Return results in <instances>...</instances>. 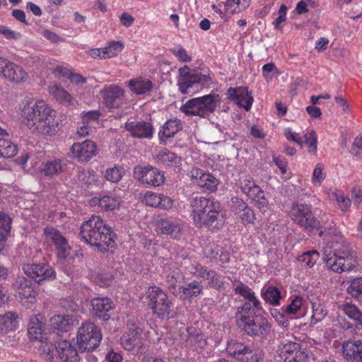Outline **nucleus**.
I'll list each match as a JSON object with an SVG mask.
<instances>
[{
    "mask_svg": "<svg viewBox=\"0 0 362 362\" xmlns=\"http://www.w3.org/2000/svg\"><path fill=\"white\" fill-rule=\"evenodd\" d=\"M288 8L286 5L281 4L278 11V17L273 22L274 28H277L279 25L286 20V13Z\"/></svg>",
    "mask_w": 362,
    "mask_h": 362,
    "instance_id": "nucleus-62",
    "label": "nucleus"
},
{
    "mask_svg": "<svg viewBox=\"0 0 362 362\" xmlns=\"http://www.w3.org/2000/svg\"><path fill=\"white\" fill-rule=\"evenodd\" d=\"M71 157L80 162L90 160L97 153V146L90 140H86L81 143H74L70 149Z\"/></svg>",
    "mask_w": 362,
    "mask_h": 362,
    "instance_id": "nucleus-19",
    "label": "nucleus"
},
{
    "mask_svg": "<svg viewBox=\"0 0 362 362\" xmlns=\"http://www.w3.org/2000/svg\"><path fill=\"white\" fill-rule=\"evenodd\" d=\"M288 216L294 223L305 230H319V236L327 244L322 259L329 269L341 273L356 267V255L332 221L320 226V221L315 216L312 206L298 202L291 204Z\"/></svg>",
    "mask_w": 362,
    "mask_h": 362,
    "instance_id": "nucleus-1",
    "label": "nucleus"
},
{
    "mask_svg": "<svg viewBox=\"0 0 362 362\" xmlns=\"http://www.w3.org/2000/svg\"><path fill=\"white\" fill-rule=\"evenodd\" d=\"M13 286L21 298H34L35 296L33 284L23 276H18Z\"/></svg>",
    "mask_w": 362,
    "mask_h": 362,
    "instance_id": "nucleus-30",
    "label": "nucleus"
},
{
    "mask_svg": "<svg viewBox=\"0 0 362 362\" xmlns=\"http://www.w3.org/2000/svg\"><path fill=\"white\" fill-rule=\"evenodd\" d=\"M146 299L152 313L158 318L168 320L175 316L173 302L170 300L168 295L158 286H153L148 288Z\"/></svg>",
    "mask_w": 362,
    "mask_h": 362,
    "instance_id": "nucleus-6",
    "label": "nucleus"
},
{
    "mask_svg": "<svg viewBox=\"0 0 362 362\" xmlns=\"http://www.w3.org/2000/svg\"><path fill=\"white\" fill-rule=\"evenodd\" d=\"M236 185L243 194L255 202L257 209L260 211H266L269 206V201L265 196V192L255 183L251 176L240 177Z\"/></svg>",
    "mask_w": 362,
    "mask_h": 362,
    "instance_id": "nucleus-11",
    "label": "nucleus"
},
{
    "mask_svg": "<svg viewBox=\"0 0 362 362\" xmlns=\"http://www.w3.org/2000/svg\"><path fill=\"white\" fill-rule=\"evenodd\" d=\"M170 52L180 62H189L192 60L191 57L188 54L186 49H185L181 45H178L170 49Z\"/></svg>",
    "mask_w": 362,
    "mask_h": 362,
    "instance_id": "nucleus-56",
    "label": "nucleus"
},
{
    "mask_svg": "<svg viewBox=\"0 0 362 362\" xmlns=\"http://www.w3.org/2000/svg\"><path fill=\"white\" fill-rule=\"evenodd\" d=\"M288 304L282 308V310L288 315H300L303 303L305 301L300 296H291L288 299Z\"/></svg>",
    "mask_w": 362,
    "mask_h": 362,
    "instance_id": "nucleus-35",
    "label": "nucleus"
},
{
    "mask_svg": "<svg viewBox=\"0 0 362 362\" xmlns=\"http://www.w3.org/2000/svg\"><path fill=\"white\" fill-rule=\"evenodd\" d=\"M269 313L279 326L284 328L289 326V320L283 310L281 311L277 308H270Z\"/></svg>",
    "mask_w": 362,
    "mask_h": 362,
    "instance_id": "nucleus-46",
    "label": "nucleus"
},
{
    "mask_svg": "<svg viewBox=\"0 0 362 362\" xmlns=\"http://www.w3.org/2000/svg\"><path fill=\"white\" fill-rule=\"evenodd\" d=\"M101 339L99 328L93 322L83 323L78 328L76 340L81 351H93L99 346Z\"/></svg>",
    "mask_w": 362,
    "mask_h": 362,
    "instance_id": "nucleus-10",
    "label": "nucleus"
},
{
    "mask_svg": "<svg viewBox=\"0 0 362 362\" xmlns=\"http://www.w3.org/2000/svg\"><path fill=\"white\" fill-rule=\"evenodd\" d=\"M45 234L49 238V239L54 244L55 247L62 242L66 240L65 238L61 234V233L53 228H47L45 230Z\"/></svg>",
    "mask_w": 362,
    "mask_h": 362,
    "instance_id": "nucleus-52",
    "label": "nucleus"
},
{
    "mask_svg": "<svg viewBox=\"0 0 362 362\" xmlns=\"http://www.w3.org/2000/svg\"><path fill=\"white\" fill-rule=\"evenodd\" d=\"M227 95L230 100L234 101L238 106L243 107L246 111H249L251 109L253 98L248 93L247 87L229 88L227 90Z\"/></svg>",
    "mask_w": 362,
    "mask_h": 362,
    "instance_id": "nucleus-20",
    "label": "nucleus"
},
{
    "mask_svg": "<svg viewBox=\"0 0 362 362\" xmlns=\"http://www.w3.org/2000/svg\"><path fill=\"white\" fill-rule=\"evenodd\" d=\"M303 144L307 146L308 153L315 155L317 150V136L314 130L308 131L304 135Z\"/></svg>",
    "mask_w": 362,
    "mask_h": 362,
    "instance_id": "nucleus-44",
    "label": "nucleus"
},
{
    "mask_svg": "<svg viewBox=\"0 0 362 362\" xmlns=\"http://www.w3.org/2000/svg\"><path fill=\"white\" fill-rule=\"evenodd\" d=\"M326 315L327 312L320 308V306L313 308V314L311 317V324L316 325L317 322L322 321Z\"/></svg>",
    "mask_w": 362,
    "mask_h": 362,
    "instance_id": "nucleus-63",
    "label": "nucleus"
},
{
    "mask_svg": "<svg viewBox=\"0 0 362 362\" xmlns=\"http://www.w3.org/2000/svg\"><path fill=\"white\" fill-rule=\"evenodd\" d=\"M261 296L265 303L273 306L281 305V300L284 298L281 290L274 286H269L266 288H262Z\"/></svg>",
    "mask_w": 362,
    "mask_h": 362,
    "instance_id": "nucleus-32",
    "label": "nucleus"
},
{
    "mask_svg": "<svg viewBox=\"0 0 362 362\" xmlns=\"http://www.w3.org/2000/svg\"><path fill=\"white\" fill-rule=\"evenodd\" d=\"M284 134L287 140L296 142L300 147H303V139L299 134L293 132L291 128H286Z\"/></svg>",
    "mask_w": 362,
    "mask_h": 362,
    "instance_id": "nucleus-59",
    "label": "nucleus"
},
{
    "mask_svg": "<svg viewBox=\"0 0 362 362\" xmlns=\"http://www.w3.org/2000/svg\"><path fill=\"white\" fill-rule=\"evenodd\" d=\"M187 331L188 335L185 341V346L197 352L204 349L207 342L202 333L194 329H187Z\"/></svg>",
    "mask_w": 362,
    "mask_h": 362,
    "instance_id": "nucleus-28",
    "label": "nucleus"
},
{
    "mask_svg": "<svg viewBox=\"0 0 362 362\" xmlns=\"http://www.w3.org/2000/svg\"><path fill=\"white\" fill-rule=\"evenodd\" d=\"M108 47L99 49H91L89 50V54L93 58L107 59L111 57L109 49L113 46V41L108 42Z\"/></svg>",
    "mask_w": 362,
    "mask_h": 362,
    "instance_id": "nucleus-51",
    "label": "nucleus"
},
{
    "mask_svg": "<svg viewBox=\"0 0 362 362\" xmlns=\"http://www.w3.org/2000/svg\"><path fill=\"white\" fill-rule=\"evenodd\" d=\"M241 358L243 362H259L264 358V352L259 349H251L247 346Z\"/></svg>",
    "mask_w": 362,
    "mask_h": 362,
    "instance_id": "nucleus-40",
    "label": "nucleus"
},
{
    "mask_svg": "<svg viewBox=\"0 0 362 362\" xmlns=\"http://www.w3.org/2000/svg\"><path fill=\"white\" fill-rule=\"evenodd\" d=\"M18 316L15 313H8L0 316V330L8 332L16 329Z\"/></svg>",
    "mask_w": 362,
    "mask_h": 362,
    "instance_id": "nucleus-36",
    "label": "nucleus"
},
{
    "mask_svg": "<svg viewBox=\"0 0 362 362\" xmlns=\"http://www.w3.org/2000/svg\"><path fill=\"white\" fill-rule=\"evenodd\" d=\"M134 177L148 186L159 187L165 180L164 173L150 165H138L134 168Z\"/></svg>",
    "mask_w": 362,
    "mask_h": 362,
    "instance_id": "nucleus-15",
    "label": "nucleus"
},
{
    "mask_svg": "<svg viewBox=\"0 0 362 362\" xmlns=\"http://www.w3.org/2000/svg\"><path fill=\"white\" fill-rule=\"evenodd\" d=\"M47 338H45V341L43 339L40 341L41 342V345L40 346V350L42 354L46 356L49 360H51L54 357V352H57V345H55L49 341H47Z\"/></svg>",
    "mask_w": 362,
    "mask_h": 362,
    "instance_id": "nucleus-49",
    "label": "nucleus"
},
{
    "mask_svg": "<svg viewBox=\"0 0 362 362\" xmlns=\"http://www.w3.org/2000/svg\"><path fill=\"white\" fill-rule=\"evenodd\" d=\"M230 207L232 209V211L237 214L239 211H240L242 209L245 208V206L247 205V204L241 198H239L238 197H233L230 199Z\"/></svg>",
    "mask_w": 362,
    "mask_h": 362,
    "instance_id": "nucleus-61",
    "label": "nucleus"
},
{
    "mask_svg": "<svg viewBox=\"0 0 362 362\" xmlns=\"http://www.w3.org/2000/svg\"><path fill=\"white\" fill-rule=\"evenodd\" d=\"M235 294L242 296L245 301L237 308L235 313H241L245 308L250 310H257V311H263V307L261 301L256 296L255 291H252L247 284L240 282L234 288Z\"/></svg>",
    "mask_w": 362,
    "mask_h": 362,
    "instance_id": "nucleus-16",
    "label": "nucleus"
},
{
    "mask_svg": "<svg viewBox=\"0 0 362 362\" xmlns=\"http://www.w3.org/2000/svg\"><path fill=\"white\" fill-rule=\"evenodd\" d=\"M128 84L130 90L136 95L146 94L153 88L152 81L141 76L132 78Z\"/></svg>",
    "mask_w": 362,
    "mask_h": 362,
    "instance_id": "nucleus-31",
    "label": "nucleus"
},
{
    "mask_svg": "<svg viewBox=\"0 0 362 362\" xmlns=\"http://www.w3.org/2000/svg\"><path fill=\"white\" fill-rule=\"evenodd\" d=\"M161 194L153 192H146L144 197V202L148 206L158 207L160 204Z\"/></svg>",
    "mask_w": 362,
    "mask_h": 362,
    "instance_id": "nucleus-58",
    "label": "nucleus"
},
{
    "mask_svg": "<svg viewBox=\"0 0 362 362\" xmlns=\"http://www.w3.org/2000/svg\"><path fill=\"white\" fill-rule=\"evenodd\" d=\"M169 289L175 296L182 300H190L199 296L203 290V286L197 281H192L176 289L175 285H170Z\"/></svg>",
    "mask_w": 362,
    "mask_h": 362,
    "instance_id": "nucleus-21",
    "label": "nucleus"
},
{
    "mask_svg": "<svg viewBox=\"0 0 362 362\" xmlns=\"http://www.w3.org/2000/svg\"><path fill=\"white\" fill-rule=\"evenodd\" d=\"M190 209L193 223L199 228L214 227L221 216V204L214 198L196 197L190 202Z\"/></svg>",
    "mask_w": 362,
    "mask_h": 362,
    "instance_id": "nucleus-3",
    "label": "nucleus"
},
{
    "mask_svg": "<svg viewBox=\"0 0 362 362\" xmlns=\"http://www.w3.org/2000/svg\"><path fill=\"white\" fill-rule=\"evenodd\" d=\"M18 152V146L10 140L0 138V157L10 158Z\"/></svg>",
    "mask_w": 362,
    "mask_h": 362,
    "instance_id": "nucleus-38",
    "label": "nucleus"
},
{
    "mask_svg": "<svg viewBox=\"0 0 362 362\" xmlns=\"http://www.w3.org/2000/svg\"><path fill=\"white\" fill-rule=\"evenodd\" d=\"M11 218L10 216L3 212H0V235H4L8 236L11 231Z\"/></svg>",
    "mask_w": 362,
    "mask_h": 362,
    "instance_id": "nucleus-48",
    "label": "nucleus"
},
{
    "mask_svg": "<svg viewBox=\"0 0 362 362\" xmlns=\"http://www.w3.org/2000/svg\"><path fill=\"white\" fill-rule=\"evenodd\" d=\"M182 129L180 120L170 119L166 121L158 134L160 144H167Z\"/></svg>",
    "mask_w": 362,
    "mask_h": 362,
    "instance_id": "nucleus-25",
    "label": "nucleus"
},
{
    "mask_svg": "<svg viewBox=\"0 0 362 362\" xmlns=\"http://www.w3.org/2000/svg\"><path fill=\"white\" fill-rule=\"evenodd\" d=\"M156 232L159 235L170 237L173 239L180 240L182 236L186 223L178 218H161L156 221Z\"/></svg>",
    "mask_w": 362,
    "mask_h": 362,
    "instance_id": "nucleus-13",
    "label": "nucleus"
},
{
    "mask_svg": "<svg viewBox=\"0 0 362 362\" xmlns=\"http://www.w3.org/2000/svg\"><path fill=\"white\" fill-rule=\"evenodd\" d=\"M251 0H227L225 3V10L230 13H237L246 9Z\"/></svg>",
    "mask_w": 362,
    "mask_h": 362,
    "instance_id": "nucleus-39",
    "label": "nucleus"
},
{
    "mask_svg": "<svg viewBox=\"0 0 362 362\" xmlns=\"http://www.w3.org/2000/svg\"><path fill=\"white\" fill-rule=\"evenodd\" d=\"M53 94L56 99L61 103L70 104L71 102V96L64 88L55 86Z\"/></svg>",
    "mask_w": 362,
    "mask_h": 362,
    "instance_id": "nucleus-54",
    "label": "nucleus"
},
{
    "mask_svg": "<svg viewBox=\"0 0 362 362\" xmlns=\"http://www.w3.org/2000/svg\"><path fill=\"white\" fill-rule=\"evenodd\" d=\"M42 323L37 316L30 318L28 325V333L33 339L42 341L44 339Z\"/></svg>",
    "mask_w": 362,
    "mask_h": 362,
    "instance_id": "nucleus-34",
    "label": "nucleus"
},
{
    "mask_svg": "<svg viewBox=\"0 0 362 362\" xmlns=\"http://www.w3.org/2000/svg\"><path fill=\"white\" fill-rule=\"evenodd\" d=\"M0 34L9 40H17L21 37L20 33H16L4 25H0Z\"/></svg>",
    "mask_w": 362,
    "mask_h": 362,
    "instance_id": "nucleus-64",
    "label": "nucleus"
},
{
    "mask_svg": "<svg viewBox=\"0 0 362 362\" xmlns=\"http://www.w3.org/2000/svg\"><path fill=\"white\" fill-rule=\"evenodd\" d=\"M351 153L359 159H362V137H356L351 148Z\"/></svg>",
    "mask_w": 362,
    "mask_h": 362,
    "instance_id": "nucleus-60",
    "label": "nucleus"
},
{
    "mask_svg": "<svg viewBox=\"0 0 362 362\" xmlns=\"http://www.w3.org/2000/svg\"><path fill=\"white\" fill-rule=\"evenodd\" d=\"M247 345L236 340H230L227 344L226 351L235 359L240 361Z\"/></svg>",
    "mask_w": 362,
    "mask_h": 362,
    "instance_id": "nucleus-37",
    "label": "nucleus"
},
{
    "mask_svg": "<svg viewBox=\"0 0 362 362\" xmlns=\"http://www.w3.org/2000/svg\"><path fill=\"white\" fill-rule=\"evenodd\" d=\"M0 75L15 83H23L28 77L27 72L21 66L3 57H0Z\"/></svg>",
    "mask_w": 362,
    "mask_h": 362,
    "instance_id": "nucleus-17",
    "label": "nucleus"
},
{
    "mask_svg": "<svg viewBox=\"0 0 362 362\" xmlns=\"http://www.w3.org/2000/svg\"><path fill=\"white\" fill-rule=\"evenodd\" d=\"M100 115L101 113L99 110L84 111L81 113L82 122L83 124L88 125L93 122H96Z\"/></svg>",
    "mask_w": 362,
    "mask_h": 362,
    "instance_id": "nucleus-57",
    "label": "nucleus"
},
{
    "mask_svg": "<svg viewBox=\"0 0 362 362\" xmlns=\"http://www.w3.org/2000/svg\"><path fill=\"white\" fill-rule=\"evenodd\" d=\"M101 95L103 98V104L109 109L113 108V85H110L107 88L101 90Z\"/></svg>",
    "mask_w": 362,
    "mask_h": 362,
    "instance_id": "nucleus-55",
    "label": "nucleus"
},
{
    "mask_svg": "<svg viewBox=\"0 0 362 362\" xmlns=\"http://www.w3.org/2000/svg\"><path fill=\"white\" fill-rule=\"evenodd\" d=\"M341 352L349 362H362V341L347 340L343 342Z\"/></svg>",
    "mask_w": 362,
    "mask_h": 362,
    "instance_id": "nucleus-24",
    "label": "nucleus"
},
{
    "mask_svg": "<svg viewBox=\"0 0 362 362\" xmlns=\"http://www.w3.org/2000/svg\"><path fill=\"white\" fill-rule=\"evenodd\" d=\"M42 172L47 177H52L64 170L66 164L59 158H53L42 163Z\"/></svg>",
    "mask_w": 362,
    "mask_h": 362,
    "instance_id": "nucleus-33",
    "label": "nucleus"
},
{
    "mask_svg": "<svg viewBox=\"0 0 362 362\" xmlns=\"http://www.w3.org/2000/svg\"><path fill=\"white\" fill-rule=\"evenodd\" d=\"M192 177L194 183L205 191L213 192L216 190L219 183L218 180L210 173H206L204 170L195 168L191 171Z\"/></svg>",
    "mask_w": 362,
    "mask_h": 362,
    "instance_id": "nucleus-23",
    "label": "nucleus"
},
{
    "mask_svg": "<svg viewBox=\"0 0 362 362\" xmlns=\"http://www.w3.org/2000/svg\"><path fill=\"white\" fill-rule=\"evenodd\" d=\"M342 310L347 317L362 325V313L356 305L346 303L343 305Z\"/></svg>",
    "mask_w": 362,
    "mask_h": 362,
    "instance_id": "nucleus-42",
    "label": "nucleus"
},
{
    "mask_svg": "<svg viewBox=\"0 0 362 362\" xmlns=\"http://www.w3.org/2000/svg\"><path fill=\"white\" fill-rule=\"evenodd\" d=\"M178 73L177 83L179 90L182 94L194 93L199 89L200 85L203 86L211 81L210 77L186 65L180 68Z\"/></svg>",
    "mask_w": 362,
    "mask_h": 362,
    "instance_id": "nucleus-8",
    "label": "nucleus"
},
{
    "mask_svg": "<svg viewBox=\"0 0 362 362\" xmlns=\"http://www.w3.org/2000/svg\"><path fill=\"white\" fill-rule=\"evenodd\" d=\"M244 225L253 223L256 217L254 210L247 205L235 214Z\"/></svg>",
    "mask_w": 362,
    "mask_h": 362,
    "instance_id": "nucleus-45",
    "label": "nucleus"
},
{
    "mask_svg": "<svg viewBox=\"0 0 362 362\" xmlns=\"http://www.w3.org/2000/svg\"><path fill=\"white\" fill-rule=\"evenodd\" d=\"M332 195L335 199L341 210L346 211L351 206V199L348 197H346L341 190H335Z\"/></svg>",
    "mask_w": 362,
    "mask_h": 362,
    "instance_id": "nucleus-47",
    "label": "nucleus"
},
{
    "mask_svg": "<svg viewBox=\"0 0 362 362\" xmlns=\"http://www.w3.org/2000/svg\"><path fill=\"white\" fill-rule=\"evenodd\" d=\"M241 313H235L237 327L245 334L261 340L266 339L271 332L272 324L264 317H257V310L245 308Z\"/></svg>",
    "mask_w": 362,
    "mask_h": 362,
    "instance_id": "nucleus-5",
    "label": "nucleus"
},
{
    "mask_svg": "<svg viewBox=\"0 0 362 362\" xmlns=\"http://www.w3.org/2000/svg\"><path fill=\"white\" fill-rule=\"evenodd\" d=\"M218 94H209L187 100L180 110L188 116L205 117L213 113L220 102Z\"/></svg>",
    "mask_w": 362,
    "mask_h": 362,
    "instance_id": "nucleus-7",
    "label": "nucleus"
},
{
    "mask_svg": "<svg viewBox=\"0 0 362 362\" xmlns=\"http://www.w3.org/2000/svg\"><path fill=\"white\" fill-rule=\"evenodd\" d=\"M124 127L134 138L151 139L153 136L154 128L149 122H127Z\"/></svg>",
    "mask_w": 362,
    "mask_h": 362,
    "instance_id": "nucleus-22",
    "label": "nucleus"
},
{
    "mask_svg": "<svg viewBox=\"0 0 362 362\" xmlns=\"http://www.w3.org/2000/svg\"><path fill=\"white\" fill-rule=\"evenodd\" d=\"M188 271L192 276L206 281L207 286L210 288L218 290L224 285L225 278L223 275L200 263H192L189 267Z\"/></svg>",
    "mask_w": 362,
    "mask_h": 362,
    "instance_id": "nucleus-14",
    "label": "nucleus"
},
{
    "mask_svg": "<svg viewBox=\"0 0 362 362\" xmlns=\"http://www.w3.org/2000/svg\"><path fill=\"white\" fill-rule=\"evenodd\" d=\"M93 314L103 320H108L111 317L112 302L108 298H95L91 300Z\"/></svg>",
    "mask_w": 362,
    "mask_h": 362,
    "instance_id": "nucleus-26",
    "label": "nucleus"
},
{
    "mask_svg": "<svg viewBox=\"0 0 362 362\" xmlns=\"http://www.w3.org/2000/svg\"><path fill=\"white\" fill-rule=\"evenodd\" d=\"M57 352L64 362H79V356L76 348L66 340L58 341Z\"/></svg>",
    "mask_w": 362,
    "mask_h": 362,
    "instance_id": "nucleus-27",
    "label": "nucleus"
},
{
    "mask_svg": "<svg viewBox=\"0 0 362 362\" xmlns=\"http://www.w3.org/2000/svg\"><path fill=\"white\" fill-rule=\"evenodd\" d=\"M144 325L137 320H129L127 329L120 338L122 346L127 351L139 354L143 351L144 339L142 337Z\"/></svg>",
    "mask_w": 362,
    "mask_h": 362,
    "instance_id": "nucleus-9",
    "label": "nucleus"
},
{
    "mask_svg": "<svg viewBox=\"0 0 362 362\" xmlns=\"http://www.w3.org/2000/svg\"><path fill=\"white\" fill-rule=\"evenodd\" d=\"M25 274L40 284L44 281H52L55 279L54 270L47 264H27L23 267Z\"/></svg>",
    "mask_w": 362,
    "mask_h": 362,
    "instance_id": "nucleus-18",
    "label": "nucleus"
},
{
    "mask_svg": "<svg viewBox=\"0 0 362 362\" xmlns=\"http://www.w3.org/2000/svg\"><path fill=\"white\" fill-rule=\"evenodd\" d=\"M347 292L362 303V277L353 279L347 288Z\"/></svg>",
    "mask_w": 362,
    "mask_h": 362,
    "instance_id": "nucleus-41",
    "label": "nucleus"
},
{
    "mask_svg": "<svg viewBox=\"0 0 362 362\" xmlns=\"http://www.w3.org/2000/svg\"><path fill=\"white\" fill-rule=\"evenodd\" d=\"M319 258L320 253L315 250H312L303 252L299 257V261L302 262L303 266L312 268L316 264Z\"/></svg>",
    "mask_w": 362,
    "mask_h": 362,
    "instance_id": "nucleus-43",
    "label": "nucleus"
},
{
    "mask_svg": "<svg viewBox=\"0 0 362 362\" xmlns=\"http://www.w3.org/2000/svg\"><path fill=\"white\" fill-rule=\"evenodd\" d=\"M25 125L32 131L45 135H54L59 130L56 111L42 100L28 102L21 110Z\"/></svg>",
    "mask_w": 362,
    "mask_h": 362,
    "instance_id": "nucleus-2",
    "label": "nucleus"
},
{
    "mask_svg": "<svg viewBox=\"0 0 362 362\" xmlns=\"http://www.w3.org/2000/svg\"><path fill=\"white\" fill-rule=\"evenodd\" d=\"M278 354L284 362H309V356L301 344L288 339H283L278 346Z\"/></svg>",
    "mask_w": 362,
    "mask_h": 362,
    "instance_id": "nucleus-12",
    "label": "nucleus"
},
{
    "mask_svg": "<svg viewBox=\"0 0 362 362\" xmlns=\"http://www.w3.org/2000/svg\"><path fill=\"white\" fill-rule=\"evenodd\" d=\"M80 235L85 243L97 247L100 251H107L113 238L111 228L105 224L103 220L93 216L83 223L80 229Z\"/></svg>",
    "mask_w": 362,
    "mask_h": 362,
    "instance_id": "nucleus-4",
    "label": "nucleus"
},
{
    "mask_svg": "<svg viewBox=\"0 0 362 362\" xmlns=\"http://www.w3.org/2000/svg\"><path fill=\"white\" fill-rule=\"evenodd\" d=\"M324 165L322 163H317L313 170L312 182L315 185L320 186L326 177L325 173L323 172Z\"/></svg>",
    "mask_w": 362,
    "mask_h": 362,
    "instance_id": "nucleus-50",
    "label": "nucleus"
},
{
    "mask_svg": "<svg viewBox=\"0 0 362 362\" xmlns=\"http://www.w3.org/2000/svg\"><path fill=\"white\" fill-rule=\"evenodd\" d=\"M53 325L54 328L58 331L67 332V328L70 326L69 320L64 315H55L52 318Z\"/></svg>",
    "mask_w": 362,
    "mask_h": 362,
    "instance_id": "nucleus-53",
    "label": "nucleus"
},
{
    "mask_svg": "<svg viewBox=\"0 0 362 362\" xmlns=\"http://www.w3.org/2000/svg\"><path fill=\"white\" fill-rule=\"evenodd\" d=\"M154 159L158 165L164 167L177 168L181 165V158L168 148L160 150Z\"/></svg>",
    "mask_w": 362,
    "mask_h": 362,
    "instance_id": "nucleus-29",
    "label": "nucleus"
}]
</instances>
